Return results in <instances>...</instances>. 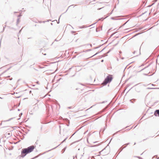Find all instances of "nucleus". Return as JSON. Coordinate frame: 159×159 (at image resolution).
I'll use <instances>...</instances> for the list:
<instances>
[{
  "label": "nucleus",
  "mask_w": 159,
  "mask_h": 159,
  "mask_svg": "<svg viewBox=\"0 0 159 159\" xmlns=\"http://www.w3.org/2000/svg\"><path fill=\"white\" fill-rule=\"evenodd\" d=\"M112 75H108L103 81L102 84L103 85H106L108 83L110 82L112 80Z\"/></svg>",
  "instance_id": "f03ea898"
},
{
  "label": "nucleus",
  "mask_w": 159,
  "mask_h": 159,
  "mask_svg": "<svg viewBox=\"0 0 159 159\" xmlns=\"http://www.w3.org/2000/svg\"><path fill=\"white\" fill-rule=\"evenodd\" d=\"M104 19L103 18H100L98 19V20H103Z\"/></svg>",
  "instance_id": "9d476101"
},
{
  "label": "nucleus",
  "mask_w": 159,
  "mask_h": 159,
  "mask_svg": "<svg viewBox=\"0 0 159 159\" xmlns=\"http://www.w3.org/2000/svg\"><path fill=\"white\" fill-rule=\"evenodd\" d=\"M103 60H102L101 62H103Z\"/></svg>",
  "instance_id": "473e14b6"
},
{
  "label": "nucleus",
  "mask_w": 159,
  "mask_h": 159,
  "mask_svg": "<svg viewBox=\"0 0 159 159\" xmlns=\"http://www.w3.org/2000/svg\"><path fill=\"white\" fill-rule=\"evenodd\" d=\"M5 26H6V25L4 27H3V30H2V32H3L4 31Z\"/></svg>",
  "instance_id": "4468645a"
},
{
  "label": "nucleus",
  "mask_w": 159,
  "mask_h": 159,
  "mask_svg": "<svg viewBox=\"0 0 159 159\" xmlns=\"http://www.w3.org/2000/svg\"><path fill=\"white\" fill-rule=\"evenodd\" d=\"M66 90L69 92H71L74 89V86L72 84H69L68 85L66 86Z\"/></svg>",
  "instance_id": "7ed1b4c3"
},
{
  "label": "nucleus",
  "mask_w": 159,
  "mask_h": 159,
  "mask_svg": "<svg viewBox=\"0 0 159 159\" xmlns=\"http://www.w3.org/2000/svg\"><path fill=\"white\" fill-rule=\"evenodd\" d=\"M110 50L109 51L107 52V53H108L110 52Z\"/></svg>",
  "instance_id": "2f4dec72"
},
{
  "label": "nucleus",
  "mask_w": 159,
  "mask_h": 159,
  "mask_svg": "<svg viewBox=\"0 0 159 159\" xmlns=\"http://www.w3.org/2000/svg\"><path fill=\"white\" fill-rule=\"evenodd\" d=\"M67 126H69V125H67Z\"/></svg>",
  "instance_id": "8fccbe9b"
},
{
  "label": "nucleus",
  "mask_w": 159,
  "mask_h": 159,
  "mask_svg": "<svg viewBox=\"0 0 159 159\" xmlns=\"http://www.w3.org/2000/svg\"><path fill=\"white\" fill-rule=\"evenodd\" d=\"M149 72H147V73H143V74L145 75H148V74L149 73Z\"/></svg>",
  "instance_id": "0eeeda50"
},
{
  "label": "nucleus",
  "mask_w": 159,
  "mask_h": 159,
  "mask_svg": "<svg viewBox=\"0 0 159 159\" xmlns=\"http://www.w3.org/2000/svg\"><path fill=\"white\" fill-rule=\"evenodd\" d=\"M34 148V146L32 145L23 149L21 152V155L20 156V157H24L27 154L32 152Z\"/></svg>",
  "instance_id": "f257e3e1"
},
{
  "label": "nucleus",
  "mask_w": 159,
  "mask_h": 159,
  "mask_svg": "<svg viewBox=\"0 0 159 159\" xmlns=\"http://www.w3.org/2000/svg\"><path fill=\"white\" fill-rule=\"evenodd\" d=\"M18 111H20V109H18Z\"/></svg>",
  "instance_id": "a19ab883"
},
{
  "label": "nucleus",
  "mask_w": 159,
  "mask_h": 159,
  "mask_svg": "<svg viewBox=\"0 0 159 159\" xmlns=\"http://www.w3.org/2000/svg\"><path fill=\"white\" fill-rule=\"evenodd\" d=\"M59 23V20H58V22H57V23L58 24V23Z\"/></svg>",
  "instance_id": "c85d7f7f"
},
{
  "label": "nucleus",
  "mask_w": 159,
  "mask_h": 159,
  "mask_svg": "<svg viewBox=\"0 0 159 159\" xmlns=\"http://www.w3.org/2000/svg\"><path fill=\"white\" fill-rule=\"evenodd\" d=\"M0 98L2 99H3V98L0 97Z\"/></svg>",
  "instance_id": "72a5a7b5"
},
{
  "label": "nucleus",
  "mask_w": 159,
  "mask_h": 159,
  "mask_svg": "<svg viewBox=\"0 0 159 159\" xmlns=\"http://www.w3.org/2000/svg\"><path fill=\"white\" fill-rule=\"evenodd\" d=\"M68 137H66L65 139L63 141H62L61 143L60 144H59L57 146V147H56V148H56L58 146H59L61 143H62L63 142H64L67 139Z\"/></svg>",
  "instance_id": "39448f33"
},
{
  "label": "nucleus",
  "mask_w": 159,
  "mask_h": 159,
  "mask_svg": "<svg viewBox=\"0 0 159 159\" xmlns=\"http://www.w3.org/2000/svg\"><path fill=\"white\" fill-rule=\"evenodd\" d=\"M44 55H46V53H45V54H44Z\"/></svg>",
  "instance_id": "37998d69"
},
{
  "label": "nucleus",
  "mask_w": 159,
  "mask_h": 159,
  "mask_svg": "<svg viewBox=\"0 0 159 159\" xmlns=\"http://www.w3.org/2000/svg\"><path fill=\"white\" fill-rule=\"evenodd\" d=\"M103 150H104V149L102 150V151H101V152H102Z\"/></svg>",
  "instance_id": "c03bdc74"
},
{
  "label": "nucleus",
  "mask_w": 159,
  "mask_h": 159,
  "mask_svg": "<svg viewBox=\"0 0 159 159\" xmlns=\"http://www.w3.org/2000/svg\"><path fill=\"white\" fill-rule=\"evenodd\" d=\"M35 86V85H33V86Z\"/></svg>",
  "instance_id": "3c124183"
},
{
  "label": "nucleus",
  "mask_w": 159,
  "mask_h": 159,
  "mask_svg": "<svg viewBox=\"0 0 159 159\" xmlns=\"http://www.w3.org/2000/svg\"><path fill=\"white\" fill-rule=\"evenodd\" d=\"M19 21H20L19 19H17V23H18L19 22Z\"/></svg>",
  "instance_id": "2eb2a0df"
},
{
  "label": "nucleus",
  "mask_w": 159,
  "mask_h": 159,
  "mask_svg": "<svg viewBox=\"0 0 159 159\" xmlns=\"http://www.w3.org/2000/svg\"><path fill=\"white\" fill-rule=\"evenodd\" d=\"M12 119H13V118H10L8 120L3 121V122L8 121H9L11 120Z\"/></svg>",
  "instance_id": "6e6552de"
},
{
  "label": "nucleus",
  "mask_w": 159,
  "mask_h": 159,
  "mask_svg": "<svg viewBox=\"0 0 159 159\" xmlns=\"http://www.w3.org/2000/svg\"><path fill=\"white\" fill-rule=\"evenodd\" d=\"M117 61H119V59H118V58H117Z\"/></svg>",
  "instance_id": "e433bc0d"
},
{
  "label": "nucleus",
  "mask_w": 159,
  "mask_h": 159,
  "mask_svg": "<svg viewBox=\"0 0 159 159\" xmlns=\"http://www.w3.org/2000/svg\"><path fill=\"white\" fill-rule=\"evenodd\" d=\"M124 59V57H122V58H121V59Z\"/></svg>",
  "instance_id": "f704fd0d"
},
{
  "label": "nucleus",
  "mask_w": 159,
  "mask_h": 159,
  "mask_svg": "<svg viewBox=\"0 0 159 159\" xmlns=\"http://www.w3.org/2000/svg\"><path fill=\"white\" fill-rule=\"evenodd\" d=\"M130 102H131V100H130Z\"/></svg>",
  "instance_id": "09e8293b"
},
{
  "label": "nucleus",
  "mask_w": 159,
  "mask_h": 159,
  "mask_svg": "<svg viewBox=\"0 0 159 159\" xmlns=\"http://www.w3.org/2000/svg\"><path fill=\"white\" fill-rule=\"evenodd\" d=\"M121 51H120V53H121Z\"/></svg>",
  "instance_id": "ea45409f"
},
{
  "label": "nucleus",
  "mask_w": 159,
  "mask_h": 159,
  "mask_svg": "<svg viewBox=\"0 0 159 159\" xmlns=\"http://www.w3.org/2000/svg\"><path fill=\"white\" fill-rule=\"evenodd\" d=\"M154 88H147V89H155Z\"/></svg>",
  "instance_id": "f8f14e48"
},
{
  "label": "nucleus",
  "mask_w": 159,
  "mask_h": 159,
  "mask_svg": "<svg viewBox=\"0 0 159 159\" xmlns=\"http://www.w3.org/2000/svg\"><path fill=\"white\" fill-rule=\"evenodd\" d=\"M120 130H119L118 131L116 132L115 134H116L118 132H119V131H120Z\"/></svg>",
  "instance_id": "c9c22d12"
},
{
  "label": "nucleus",
  "mask_w": 159,
  "mask_h": 159,
  "mask_svg": "<svg viewBox=\"0 0 159 159\" xmlns=\"http://www.w3.org/2000/svg\"><path fill=\"white\" fill-rule=\"evenodd\" d=\"M98 48V47H96V48H94V49H96V48Z\"/></svg>",
  "instance_id": "7c9ffc66"
},
{
  "label": "nucleus",
  "mask_w": 159,
  "mask_h": 159,
  "mask_svg": "<svg viewBox=\"0 0 159 159\" xmlns=\"http://www.w3.org/2000/svg\"><path fill=\"white\" fill-rule=\"evenodd\" d=\"M22 115V113H20V115H19V116H21V115Z\"/></svg>",
  "instance_id": "dca6fc26"
},
{
  "label": "nucleus",
  "mask_w": 159,
  "mask_h": 159,
  "mask_svg": "<svg viewBox=\"0 0 159 159\" xmlns=\"http://www.w3.org/2000/svg\"><path fill=\"white\" fill-rule=\"evenodd\" d=\"M36 83L37 84H39V81H37L36 82Z\"/></svg>",
  "instance_id": "f3484780"
},
{
  "label": "nucleus",
  "mask_w": 159,
  "mask_h": 159,
  "mask_svg": "<svg viewBox=\"0 0 159 159\" xmlns=\"http://www.w3.org/2000/svg\"><path fill=\"white\" fill-rule=\"evenodd\" d=\"M112 11H111V12L110 13V14H109V15H110V14H111L112 13Z\"/></svg>",
  "instance_id": "a878e982"
},
{
  "label": "nucleus",
  "mask_w": 159,
  "mask_h": 159,
  "mask_svg": "<svg viewBox=\"0 0 159 159\" xmlns=\"http://www.w3.org/2000/svg\"><path fill=\"white\" fill-rule=\"evenodd\" d=\"M128 21H127V22H126L125 24H123V25H125L127 22Z\"/></svg>",
  "instance_id": "412c9836"
},
{
  "label": "nucleus",
  "mask_w": 159,
  "mask_h": 159,
  "mask_svg": "<svg viewBox=\"0 0 159 159\" xmlns=\"http://www.w3.org/2000/svg\"><path fill=\"white\" fill-rule=\"evenodd\" d=\"M103 49H102V50L100 52H98L96 53L95 54H94V55H93V56H94V55H97L98 54V53H99V52H102L103 51Z\"/></svg>",
  "instance_id": "1a4fd4ad"
},
{
  "label": "nucleus",
  "mask_w": 159,
  "mask_h": 159,
  "mask_svg": "<svg viewBox=\"0 0 159 159\" xmlns=\"http://www.w3.org/2000/svg\"><path fill=\"white\" fill-rule=\"evenodd\" d=\"M97 22H95V23H94L93 24H92V25H91L89 26H91V25H94V24H95V23H96Z\"/></svg>",
  "instance_id": "6ab92c4d"
},
{
  "label": "nucleus",
  "mask_w": 159,
  "mask_h": 159,
  "mask_svg": "<svg viewBox=\"0 0 159 159\" xmlns=\"http://www.w3.org/2000/svg\"><path fill=\"white\" fill-rule=\"evenodd\" d=\"M51 24L52 25V23H51Z\"/></svg>",
  "instance_id": "49530a36"
},
{
  "label": "nucleus",
  "mask_w": 159,
  "mask_h": 159,
  "mask_svg": "<svg viewBox=\"0 0 159 159\" xmlns=\"http://www.w3.org/2000/svg\"><path fill=\"white\" fill-rule=\"evenodd\" d=\"M12 78H10V80H12Z\"/></svg>",
  "instance_id": "c756f323"
},
{
  "label": "nucleus",
  "mask_w": 159,
  "mask_h": 159,
  "mask_svg": "<svg viewBox=\"0 0 159 159\" xmlns=\"http://www.w3.org/2000/svg\"><path fill=\"white\" fill-rule=\"evenodd\" d=\"M66 120H67L68 121L69 123H70V121H69V120L67 119H66Z\"/></svg>",
  "instance_id": "5701e85b"
},
{
  "label": "nucleus",
  "mask_w": 159,
  "mask_h": 159,
  "mask_svg": "<svg viewBox=\"0 0 159 159\" xmlns=\"http://www.w3.org/2000/svg\"><path fill=\"white\" fill-rule=\"evenodd\" d=\"M154 3H153V4H152L151 5H149L148 6L149 7H151L152 5Z\"/></svg>",
  "instance_id": "aec40b11"
},
{
  "label": "nucleus",
  "mask_w": 159,
  "mask_h": 159,
  "mask_svg": "<svg viewBox=\"0 0 159 159\" xmlns=\"http://www.w3.org/2000/svg\"><path fill=\"white\" fill-rule=\"evenodd\" d=\"M85 28V26H81L80 27V28Z\"/></svg>",
  "instance_id": "ddd939ff"
},
{
  "label": "nucleus",
  "mask_w": 159,
  "mask_h": 159,
  "mask_svg": "<svg viewBox=\"0 0 159 159\" xmlns=\"http://www.w3.org/2000/svg\"><path fill=\"white\" fill-rule=\"evenodd\" d=\"M101 30H102V27H101Z\"/></svg>",
  "instance_id": "de8ad7c7"
},
{
  "label": "nucleus",
  "mask_w": 159,
  "mask_h": 159,
  "mask_svg": "<svg viewBox=\"0 0 159 159\" xmlns=\"http://www.w3.org/2000/svg\"><path fill=\"white\" fill-rule=\"evenodd\" d=\"M75 133L74 134H73L70 137V138L72 137V136H73L75 134Z\"/></svg>",
  "instance_id": "b1692460"
},
{
  "label": "nucleus",
  "mask_w": 159,
  "mask_h": 159,
  "mask_svg": "<svg viewBox=\"0 0 159 159\" xmlns=\"http://www.w3.org/2000/svg\"><path fill=\"white\" fill-rule=\"evenodd\" d=\"M154 115L155 116H159V109L155 111Z\"/></svg>",
  "instance_id": "20e7f679"
},
{
  "label": "nucleus",
  "mask_w": 159,
  "mask_h": 159,
  "mask_svg": "<svg viewBox=\"0 0 159 159\" xmlns=\"http://www.w3.org/2000/svg\"><path fill=\"white\" fill-rule=\"evenodd\" d=\"M20 97V96H18V97H16V98H19Z\"/></svg>",
  "instance_id": "cd10ccee"
},
{
  "label": "nucleus",
  "mask_w": 159,
  "mask_h": 159,
  "mask_svg": "<svg viewBox=\"0 0 159 159\" xmlns=\"http://www.w3.org/2000/svg\"><path fill=\"white\" fill-rule=\"evenodd\" d=\"M68 108L69 109H71V107H68Z\"/></svg>",
  "instance_id": "a211bd4d"
},
{
  "label": "nucleus",
  "mask_w": 159,
  "mask_h": 159,
  "mask_svg": "<svg viewBox=\"0 0 159 159\" xmlns=\"http://www.w3.org/2000/svg\"><path fill=\"white\" fill-rule=\"evenodd\" d=\"M6 23H7V22H6L5 23V24H6Z\"/></svg>",
  "instance_id": "a18cd8bd"
},
{
  "label": "nucleus",
  "mask_w": 159,
  "mask_h": 159,
  "mask_svg": "<svg viewBox=\"0 0 159 159\" xmlns=\"http://www.w3.org/2000/svg\"><path fill=\"white\" fill-rule=\"evenodd\" d=\"M136 52V51H134L133 52V53H134H134H135V52Z\"/></svg>",
  "instance_id": "bb28decb"
},
{
  "label": "nucleus",
  "mask_w": 159,
  "mask_h": 159,
  "mask_svg": "<svg viewBox=\"0 0 159 159\" xmlns=\"http://www.w3.org/2000/svg\"><path fill=\"white\" fill-rule=\"evenodd\" d=\"M138 55H136L135 56H138Z\"/></svg>",
  "instance_id": "79ce46f5"
},
{
  "label": "nucleus",
  "mask_w": 159,
  "mask_h": 159,
  "mask_svg": "<svg viewBox=\"0 0 159 159\" xmlns=\"http://www.w3.org/2000/svg\"><path fill=\"white\" fill-rule=\"evenodd\" d=\"M98 28H96V31L97 32H98Z\"/></svg>",
  "instance_id": "4be33fe9"
},
{
  "label": "nucleus",
  "mask_w": 159,
  "mask_h": 159,
  "mask_svg": "<svg viewBox=\"0 0 159 159\" xmlns=\"http://www.w3.org/2000/svg\"><path fill=\"white\" fill-rule=\"evenodd\" d=\"M31 91H30V93H31Z\"/></svg>",
  "instance_id": "4c0bfd02"
},
{
  "label": "nucleus",
  "mask_w": 159,
  "mask_h": 159,
  "mask_svg": "<svg viewBox=\"0 0 159 159\" xmlns=\"http://www.w3.org/2000/svg\"><path fill=\"white\" fill-rule=\"evenodd\" d=\"M21 31V30H20L19 31V33Z\"/></svg>",
  "instance_id": "58836bf2"
},
{
  "label": "nucleus",
  "mask_w": 159,
  "mask_h": 159,
  "mask_svg": "<svg viewBox=\"0 0 159 159\" xmlns=\"http://www.w3.org/2000/svg\"><path fill=\"white\" fill-rule=\"evenodd\" d=\"M147 67H145L143 69H142L140 71H139V72H140L142 71L143 70L145 69Z\"/></svg>",
  "instance_id": "9b49d317"
},
{
  "label": "nucleus",
  "mask_w": 159,
  "mask_h": 159,
  "mask_svg": "<svg viewBox=\"0 0 159 159\" xmlns=\"http://www.w3.org/2000/svg\"><path fill=\"white\" fill-rule=\"evenodd\" d=\"M129 143H127L126 144V146H125V147H123V148H122V149H121V151H122V150L123 148H125L126 147V146L127 145H129Z\"/></svg>",
  "instance_id": "423d86ee"
},
{
  "label": "nucleus",
  "mask_w": 159,
  "mask_h": 159,
  "mask_svg": "<svg viewBox=\"0 0 159 159\" xmlns=\"http://www.w3.org/2000/svg\"><path fill=\"white\" fill-rule=\"evenodd\" d=\"M14 127H12V128H13V129H15V128H14Z\"/></svg>",
  "instance_id": "393cba45"
}]
</instances>
